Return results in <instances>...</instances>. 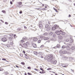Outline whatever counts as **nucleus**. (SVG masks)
Listing matches in <instances>:
<instances>
[{"mask_svg": "<svg viewBox=\"0 0 75 75\" xmlns=\"http://www.w3.org/2000/svg\"><path fill=\"white\" fill-rule=\"evenodd\" d=\"M42 74H44V73H45V71H44V70H43V71H42Z\"/></svg>", "mask_w": 75, "mask_h": 75, "instance_id": "nucleus-37", "label": "nucleus"}, {"mask_svg": "<svg viewBox=\"0 0 75 75\" xmlns=\"http://www.w3.org/2000/svg\"><path fill=\"white\" fill-rule=\"evenodd\" d=\"M64 59L66 60L68 58V57L67 56H65L64 57Z\"/></svg>", "mask_w": 75, "mask_h": 75, "instance_id": "nucleus-27", "label": "nucleus"}, {"mask_svg": "<svg viewBox=\"0 0 75 75\" xmlns=\"http://www.w3.org/2000/svg\"><path fill=\"white\" fill-rule=\"evenodd\" d=\"M10 3L11 4H13V2H12V1H10Z\"/></svg>", "mask_w": 75, "mask_h": 75, "instance_id": "nucleus-49", "label": "nucleus"}, {"mask_svg": "<svg viewBox=\"0 0 75 75\" xmlns=\"http://www.w3.org/2000/svg\"><path fill=\"white\" fill-rule=\"evenodd\" d=\"M43 35L44 36H46L48 35V33H45L43 34Z\"/></svg>", "mask_w": 75, "mask_h": 75, "instance_id": "nucleus-24", "label": "nucleus"}, {"mask_svg": "<svg viewBox=\"0 0 75 75\" xmlns=\"http://www.w3.org/2000/svg\"><path fill=\"white\" fill-rule=\"evenodd\" d=\"M60 31L61 34H62V35H65V32H63L62 31L60 30Z\"/></svg>", "mask_w": 75, "mask_h": 75, "instance_id": "nucleus-12", "label": "nucleus"}, {"mask_svg": "<svg viewBox=\"0 0 75 75\" xmlns=\"http://www.w3.org/2000/svg\"><path fill=\"white\" fill-rule=\"evenodd\" d=\"M23 52L24 53V54H25V51H23Z\"/></svg>", "mask_w": 75, "mask_h": 75, "instance_id": "nucleus-56", "label": "nucleus"}, {"mask_svg": "<svg viewBox=\"0 0 75 75\" xmlns=\"http://www.w3.org/2000/svg\"><path fill=\"white\" fill-rule=\"evenodd\" d=\"M32 45L34 48H37V45H36V44L35 43L33 44Z\"/></svg>", "mask_w": 75, "mask_h": 75, "instance_id": "nucleus-13", "label": "nucleus"}, {"mask_svg": "<svg viewBox=\"0 0 75 75\" xmlns=\"http://www.w3.org/2000/svg\"><path fill=\"white\" fill-rule=\"evenodd\" d=\"M51 68H48L47 69V70H48V71H49V70H51Z\"/></svg>", "mask_w": 75, "mask_h": 75, "instance_id": "nucleus-42", "label": "nucleus"}, {"mask_svg": "<svg viewBox=\"0 0 75 75\" xmlns=\"http://www.w3.org/2000/svg\"><path fill=\"white\" fill-rule=\"evenodd\" d=\"M60 46L59 45H57L56 46L57 48H59Z\"/></svg>", "mask_w": 75, "mask_h": 75, "instance_id": "nucleus-32", "label": "nucleus"}, {"mask_svg": "<svg viewBox=\"0 0 75 75\" xmlns=\"http://www.w3.org/2000/svg\"><path fill=\"white\" fill-rule=\"evenodd\" d=\"M37 55L39 57H41L42 58H43V56H42V52H39L38 53Z\"/></svg>", "mask_w": 75, "mask_h": 75, "instance_id": "nucleus-3", "label": "nucleus"}, {"mask_svg": "<svg viewBox=\"0 0 75 75\" xmlns=\"http://www.w3.org/2000/svg\"><path fill=\"white\" fill-rule=\"evenodd\" d=\"M63 67H64V68H66L67 67V66H62Z\"/></svg>", "mask_w": 75, "mask_h": 75, "instance_id": "nucleus-46", "label": "nucleus"}, {"mask_svg": "<svg viewBox=\"0 0 75 75\" xmlns=\"http://www.w3.org/2000/svg\"><path fill=\"white\" fill-rule=\"evenodd\" d=\"M55 35L54 34H53V37H55Z\"/></svg>", "mask_w": 75, "mask_h": 75, "instance_id": "nucleus-53", "label": "nucleus"}, {"mask_svg": "<svg viewBox=\"0 0 75 75\" xmlns=\"http://www.w3.org/2000/svg\"><path fill=\"white\" fill-rule=\"evenodd\" d=\"M59 27L58 26H53L52 28V30H58V29H59L58 28Z\"/></svg>", "mask_w": 75, "mask_h": 75, "instance_id": "nucleus-4", "label": "nucleus"}, {"mask_svg": "<svg viewBox=\"0 0 75 75\" xmlns=\"http://www.w3.org/2000/svg\"><path fill=\"white\" fill-rule=\"evenodd\" d=\"M53 34V33L52 32H50L49 34V35H52Z\"/></svg>", "mask_w": 75, "mask_h": 75, "instance_id": "nucleus-28", "label": "nucleus"}, {"mask_svg": "<svg viewBox=\"0 0 75 75\" xmlns=\"http://www.w3.org/2000/svg\"><path fill=\"white\" fill-rule=\"evenodd\" d=\"M39 28H40V29H42V25L41 24H40V23H39Z\"/></svg>", "mask_w": 75, "mask_h": 75, "instance_id": "nucleus-9", "label": "nucleus"}, {"mask_svg": "<svg viewBox=\"0 0 75 75\" xmlns=\"http://www.w3.org/2000/svg\"><path fill=\"white\" fill-rule=\"evenodd\" d=\"M5 24H6L7 25V24H8V22H5Z\"/></svg>", "mask_w": 75, "mask_h": 75, "instance_id": "nucleus-47", "label": "nucleus"}, {"mask_svg": "<svg viewBox=\"0 0 75 75\" xmlns=\"http://www.w3.org/2000/svg\"><path fill=\"white\" fill-rule=\"evenodd\" d=\"M62 48H67V46H65V45H63L62 47Z\"/></svg>", "mask_w": 75, "mask_h": 75, "instance_id": "nucleus-26", "label": "nucleus"}, {"mask_svg": "<svg viewBox=\"0 0 75 75\" xmlns=\"http://www.w3.org/2000/svg\"><path fill=\"white\" fill-rule=\"evenodd\" d=\"M33 40L34 41H37L38 40V39L37 38H34L33 39Z\"/></svg>", "mask_w": 75, "mask_h": 75, "instance_id": "nucleus-10", "label": "nucleus"}, {"mask_svg": "<svg viewBox=\"0 0 75 75\" xmlns=\"http://www.w3.org/2000/svg\"><path fill=\"white\" fill-rule=\"evenodd\" d=\"M7 47H8V48H10V45H6Z\"/></svg>", "mask_w": 75, "mask_h": 75, "instance_id": "nucleus-35", "label": "nucleus"}, {"mask_svg": "<svg viewBox=\"0 0 75 75\" xmlns=\"http://www.w3.org/2000/svg\"><path fill=\"white\" fill-rule=\"evenodd\" d=\"M40 70H41L42 71H43V69H42V68H40Z\"/></svg>", "mask_w": 75, "mask_h": 75, "instance_id": "nucleus-58", "label": "nucleus"}, {"mask_svg": "<svg viewBox=\"0 0 75 75\" xmlns=\"http://www.w3.org/2000/svg\"><path fill=\"white\" fill-rule=\"evenodd\" d=\"M66 48H67V50H68V51H69L70 50H71V48L69 47L68 46H66Z\"/></svg>", "mask_w": 75, "mask_h": 75, "instance_id": "nucleus-14", "label": "nucleus"}, {"mask_svg": "<svg viewBox=\"0 0 75 75\" xmlns=\"http://www.w3.org/2000/svg\"><path fill=\"white\" fill-rule=\"evenodd\" d=\"M44 40H47L49 39V38L48 37H44Z\"/></svg>", "mask_w": 75, "mask_h": 75, "instance_id": "nucleus-17", "label": "nucleus"}, {"mask_svg": "<svg viewBox=\"0 0 75 75\" xmlns=\"http://www.w3.org/2000/svg\"><path fill=\"white\" fill-rule=\"evenodd\" d=\"M2 60H3L4 61H6V59L3 58V59H2Z\"/></svg>", "mask_w": 75, "mask_h": 75, "instance_id": "nucleus-45", "label": "nucleus"}, {"mask_svg": "<svg viewBox=\"0 0 75 75\" xmlns=\"http://www.w3.org/2000/svg\"><path fill=\"white\" fill-rule=\"evenodd\" d=\"M21 64H22V65H24V64H25V63H24V62H22L21 63Z\"/></svg>", "mask_w": 75, "mask_h": 75, "instance_id": "nucleus-43", "label": "nucleus"}, {"mask_svg": "<svg viewBox=\"0 0 75 75\" xmlns=\"http://www.w3.org/2000/svg\"><path fill=\"white\" fill-rule=\"evenodd\" d=\"M22 13V11H20V12H19V13L20 14H21Z\"/></svg>", "mask_w": 75, "mask_h": 75, "instance_id": "nucleus-54", "label": "nucleus"}, {"mask_svg": "<svg viewBox=\"0 0 75 75\" xmlns=\"http://www.w3.org/2000/svg\"><path fill=\"white\" fill-rule=\"evenodd\" d=\"M2 12L3 13H6V11H4V10H3L2 11Z\"/></svg>", "mask_w": 75, "mask_h": 75, "instance_id": "nucleus-38", "label": "nucleus"}, {"mask_svg": "<svg viewBox=\"0 0 75 75\" xmlns=\"http://www.w3.org/2000/svg\"><path fill=\"white\" fill-rule=\"evenodd\" d=\"M52 48H54V49H56V48H57V46H55L53 47H52Z\"/></svg>", "mask_w": 75, "mask_h": 75, "instance_id": "nucleus-41", "label": "nucleus"}, {"mask_svg": "<svg viewBox=\"0 0 75 75\" xmlns=\"http://www.w3.org/2000/svg\"><path fill=\"white\" fill-rule=\"evenodd\" d=\"M39 73H40V74H42V72H41V71H40Z\"/></svg>", "mask_w": 75, "mask_h": 75, "instance_id": "nucleus-62", "label": "nucleus"}, {"mask_svg": "<svg viewBox=\"0 0 75 75\" xmlns=\"http://www.w3.org/2000/svg\"><path fill=\"white\" fill-rule=\"evenodd\" d=\"M70 40H72V38L71 37V36H70Z\"/></svg>", "mask_w": 75, "mask_h": 75, "instance_id": "nucleus-51", "label": "nucleus"}, {"mask_svg": "<svg viewBox=\"0 0 75 75\" xmlns=\"http://www.w3.org/2000/svg\"><path fill=\"white\" fill-rule=\"evenodd\" d=\"M40 38H44V36L42 35H40Z\"/></svg>", "mask_w": 75, "mask_h": 75, "instance_id": "nucleus-25", "label": "nucleus"}, {"mask_svg": "<svg viewBox=\"0 0 75 75\" xmlns=\"http://www.w3.org/2000/svg\"><path fill=\"white\" fill-rule=\"evenodd\" d=\"M8 38H9V39H10V38H11V37H8Z\"/></svg>", "mask_w": 75, "mask_h": 75, "instance_id": "nucleus-60", "label": "nucleus"}, {"mask_svg": "<svg viewBox=\"0 0 75 75\" xmlns=\"http://www.w3.org/2000/svg\"><path fill=\"white\" fill-rule=\"evenodd\" d=\"M48 26H49V25L48 24H46L45 25V28H47L48 27Z\"/></svg>", "mask_w": 75, "mask_h": 75, "instance_id": "nucleus-19", "label": "nucleus"}, {"mask_svg": "<svg viewBox=\"0 0 75 75\" xmlns=\"http://www.w3.org/2000/svg\"><path fill=\"white\" fill-rule=\"evenodd\" d=\"M20 45L23 48H26L27 47V45L25 43L23 44V45H22V44L20 43Z\"/></svg>", "mask_w": 75, "mask_h": 75, "instance_id": "nucleus-2", "label": "nucleus"}, {"mask_svg": "<svg viewBox=\"0 0 75 75\" xmlns=\"http://www.w3.org/2000/svg\"><path fill=\"white\" fill-rule=\"evenodd\" d=\"M69 1H70V2H71L72 1H71V0H69Z\"/></svg>", "mask_w": 75, "mask_h": 75, "instance_id": "nucleus-64", "label": "nucleus"}, {"mask_svg": "<svg viewBox=\"0 0 75 75\" xmlns=\"http://www.w3.org/2000/svg\"><path fill=\"white\" fill-rule=\"evenodd\" d=\"M46 51H47V52H49V50L47 49L46 50Z\"/></svg>", "mask_w": 75, "mask_h": 75, "instance_id": "nucleus-48", "label": "nucleus"}, {"mask_svg": "<svg viewBox=\"0 0 75 75\" xmlns=\"http://www.w3.org/2000/svg\"><path fill=\"white\" fill-rule=\"evenodd\" d=\"M34 70H35V71H39V70H38L37 69H36V68L34 69Z\"/></svg>", "mask_w": 75, "mask_h": 75, "instance_id": "nucleus-44", "label": "nucleus"}, {"mask_svg": "<svg viewBox=\"0 0 75 75\" xmlns=\"http://www.w3.org/2000/svg\"><path fill=\"white\" fill-rule=\"evenodd\" d=\"M18 4H19V6H22V5H21V4H22V2H18Z\"/></svg>", "mask_w": 75, "mask_h": 75, "instance_id": "nucleus-16", "label": "nucleus"}, {"mask_svg": "<svg viewBox=\"0 0 75 75\" xmlns=\"http://www.w3.org/2000/svg\"><path fill=\"white\" fill-rule=\"evenodd\" d=\"M21 42L20 43V44H21V43L23 42H24V40H21Z\"/></svg>", "mask_w": 75, "mask_h": 75, "instance_id": "nucleus-29", "label": "nucleus"}, {"mask_svg": "<svg viewBox=\"0 0 75 75\" xmlns=\"http://www.w3.org/2000/svg\"><path fill=\"white\" fill-rule=\"evenodd\" d=\"M20 55L21 57H23V54H21Z\"/></svg>", "mask_w": 75, "mask_h": 75, "instance_id": "nucleus-59", "label": "nucleus"}, {"mask_svg": "<svg viewBox=\"0 0 75 75\" xmlns=\"http://www.w3.org/2000/svg\"><path fill=\"white\" fill-rule=\"evenodd\" d=\"M50 42V41H47L46 42Z\"/></svg>", "mask_w": 75, "mask_h": 75, "instance_id": "nucleus-63", "label": "nucleus"}, {"mask_svg": "<svg viewBox=\"0 0 75 75\" xmlns=\"http://www.w3.org/2000/svg\"><path fill=\"white\" fill-rule=\"evenodd\" d=\"M21 7V6L19 5L18 4L16 6V7Z\"/></svg>", "mask_w": 75, "mask_h": 75, "instance_id": "nucleus-31", "label": "nucleus"}, {"mask_svg": "<svg viewBox=\"0 0 75 75\" xmlns=\"http://www.w3.org/2000/svg\"><path fill=\"white\" fill-rule=\"evenodd\" d=\"M50 29H51V28H50V27H48V28H47L46 30L47 31H50Z\"/></svg>", "mask_w": 75, "mask_h": 75, "instance_id": "nucleus-21", "label": "nucleus"}, {"mask_svg": "<svg viewBox=\"0 0 75 75\" xmlns=\"http://www.w3.org/2000/svg\"><path fill=\"white\" fill-rule=\"evenodd\" d=\"M58 37L59 39H60V40H62V39L63 38V37L61 36H59Z\"/></svg>", "mask_w": 75, "mask_h": 75, "instance_id": "nucleus-15", "label": "nucleus"}, {"mask_svg": "<svg viewBox=\"0 0 75 75\" xmlns=\"http://www.w3.org/2000/svg\"><path fill=\"white\" fill-rule=\"evenodd\" d=\"M44 47V45H42L40 47V48H43Z\"/></svg>", "mask_w": 75, "mask_h": 75, "instance_id": "nucleus-39", "label": "nucleus"}, {"mask_svg": "<svg viewBox=\"0 0 75 75\" xmlns=\"http://www.w3.org/2000/svg\"><path fill=\"white\" fill-rule=\"evenodd\" d=\"M34 53L35 55H37V54H38V53H37V52H34Z\"/></svg>", "mask_w": 75, "mask_h": 75, "instance_id": "nucleus-23", "label": "nucleus"}, {"mask_svg": "<svg viewBox=\"0 0 75 75\" xmlns=\"http://www.w3.org/2000/svg\"><path fill=\"white\" fill-rule=\"evenodd\" d=\"M10 45H13V42H10Z\"/></svg>", "mask_w": 75, "mask_h": 75, "instance_id": "nucleus-30", "label": "nucleus"}, {"mask_svg": "<svg viewBox=\"0 0 75 75\" xmlns=\"http://www.w3.org/2000/svg\"><path fill=\"white\" fill-rule=\"evenodd\" d=\"M48 62H52V58L51 57H49L47 59Z\"/></svg>", "mask_w": 75, "mask_h": 75, "instance_id": "nucleus-7", "label": "nucleus"}, {"mask_svg": "<svg viewBox=\"0 0 75 75\" xmlns=\"http://www.w3.org/2000/svg\"><path fill=\"white\" fill-rule=\"evenodd\" d=\"M16 67H17V68H19V67H18V66L17 65H16Z\"/></svg>", "mask_w": 75, "mask_h": 75, "instance_id": "nucleus-57", "label": "nucleus"}, {"mask_svg": "<svg viewBox=\"0 0 75 75\" xmlns=\"http://www.w3.org/2000/svg\"><path fill=\"white\" fill-rule=\"evenodd\" d=\"M60 52L62 54H65L67 52L66 50H64L62 51H60Z\"/></svg>", "mask_w": 75, "mask_h": 75, "instance_id": "nucleus-6", "label": "nucleus"}, {"mask_svg": "<svg viewBox=\"0 0 75 75\" xmlns=\"http://www.w3.org/2000/svg\"><path fill=\"white\" fill-rule=\"evenodd\" d=\"M69 41V39H67L66 40V42H68V41Z\"/></svg>", "mask_w": 75, "mask_h": 75, "instance_id": "nucleus-33", "label": "nucleus"}, {"mask_svg": "<svg viewBox=\"0 0 75 75\" xmlns=\"http://www.w3.org/2000/svg\"><path fill=\"white\" fill-rule=\"evenodd\" d=\"M69 41L70 43H72L73 42V41H74V40L72 39H70L69 40Z\"/></svg>", "mask_w": 75, "mask_h": 75, "instance_id": "nucleus-18", "label": "nucleus"}, {"mask_svg": "<svg viewBox=\"0 0 75 75\" xmlns=\"http://www.w3.org/2000/svg\"><path fill=\"white\" fill-rule=\"evenodd\" d=\"M57 62L56 60L52 61V63L53 64H57Z\"/></svg>", "mask_w": 75, "mask_h": 75, "instance_id": "nucleus-11", "label": "nucleus"}, {"mask_svg": "<svg viewBox=\"0 0 75 75\" xmlns=\"http://www.w3.org/2000/svg\"><path fill=\"white\" fill-rule=\"evenodd\" d=\"M4 70L2 68H0V71H3Z\"/></svg>", "mask_w": 75, "mask_h": 75, "instance_id": "nucleus-34", "label": "nucleus"}, {"mask_svg": "<svg viewBox=\"0 0 75 75\" xmlns=\"http://www.w3.org/2000/svg\"><path fill=\"white\" fill-rule=\"evenodd\" d=\"M41 40H38V43H40V42H41Z\"/></svg>", "mask_w": 75, "mask_h": 75, "instance_id": "nucleus-36", "label": "nucleus"}, {"mask_svg": "<svg viewBox=\"0 0 75 75\" xmlns=\"http://www.w3.org/2000/svg\"><path fill=\"white\" fill-rule=\"evenodd\" d=\"M28 75H31V74H30V73H28Z\"/></svg>", "mask_w": 75, "mask_h": 75, "instance_id": "nucleus-50", "label": "nucleus"}, {"mask_svg": "<svg viewBox=\"0 0 75 75\" xmlns=\"http://www.w3.org/2000/svg\"><path fill=\"white\" fill-rule=\"evenodd\" d=\"M0 21L1 22H2V23H4V21H3V20H1Z\"/></svg>", "mask_w": 75, "mask_h": 75, "instance_id": "nucleus-52", "label": "nucleus"}, {"mask_svg": "<svg viewBox=\"0 0 75 75\" xmlns=\"http://www.w3.org/2000/svg\"><path fill=\"white\" fill-rule=\"evenodd\" d=\"M53 9L54 10H55V11L57 10V9H55V8H53Z\"/></svg>", "mask_w": 75, "mask_h": 75, "instance_id": "nucleus-55", "label": "nucleus"}, {"mask_svg": "<svg viewBox=\"0 0 75 75\" xmlns=\"http://www.w3.org/2000/svg\"><path fill=\"white\" fill-rule=\"evenodd\" d=\"M7 35H5V37L1 39L2 41H3V42H6L7 40Z\"/></svg>", "mask_w": 75, "mask_h": 75, "instance_id": "nucleus-1", "label": "nucleus"}, {"mask_svg": "<svg viewBox=\"0 0 75 75\" xmlns=\"http://www.w3.org/2000/svg\"><path fill=\"white\" fill-rule=\"evenodd\" d=\"M23 39L24 40H27V37H24L23 38Z\"/></svg>", "mask_w": 75, "mask_h": 75, "instance_id": "nucleus-22", "label": "nucleus"}, {"mask_svg": "<svg viewBox=\"0 0 75 75\" xmlns=\"http://www.w3.org/2000/svg\"><path fill=\"white\" fill-rule=\"evenodd\" d=\"M57 31L55 32V33L57 34V35H60L61 34V30H59V29L56 30Z\"/></svg>", "mask_w": 75, "mask_h": 75, "instance_id": "nucleus-5", "label": "nucleus"}, {"mask_svg": "<svg viewBox=\"0 0 75 75\" xmlns=\"http://www.w3.org/2000/svg\"><path fill=\"white\" fill-rule=\"evenodd\" d=\"M27 68L28 69H31V68L30 67H27Z\"/></svg>", "mask_w": 75, "mask_h": 75, "instance_id": "nucleus-40", "label": "nucleus"}, {"mask_svg": "<svg viewBox=\"0 0 75 75\" xmlns=\"http://www.w3.org/2000/svg\"><path fill=\"white\" fill-rule=\"evenodd\" d=\"M69 17H71V15H69Z\"/></svg>", "mask_w": 75, "mask_h": 75, "instance_id": "nucleus-61", "label": "nucleus"}, {"mask_svg": "<svg viewBox=\"0 0 75 75\" xmlns=\"http://www.w3.org/2000/svg\"><path fill=\"white\" fill-rule=\"evenodd\" d=\"M50 58H54V57H53V55H52V54H50Z\"/></svg>", "mask_w": 75, "mask_h": 75, "instance_id": "nucleus-20", "label": "nucleus"}, {"mask_svg": "<svg viewBox=\"0 0 75 75\" xmlns=\"http://www.w3.org/2000/svg\"><path fill=\"white\" fill-rule=\"evenodd\" d=\"M71 50L72 51H74L75 50V46H72L71 48Z\"/></svg>", "mask_w": 75, "mask_h": 75, "instance_id": "nucleus-8", "label": "nucleus"}]
</instances>
